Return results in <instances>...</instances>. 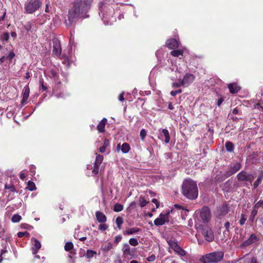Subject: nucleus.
Returning a JSON list of instances; mask_svg holds the SVG:
<instances>
[{
    "label": "nucleus",
    "mask_w": 263,
    "mask_h": 263,
    "mask_svg": "<svg viewBox=\"0 0 263 263\" xmlns=\"http://www.w3.org/2000/svg\"><path fill=\"white\" fill-rule=\"evenodd\" d=\"M139 205L141 208H143L148 203V201H146V200L145 199V198L142 196H140L139 198Z\"/></svg>",
    "instance_id": "30"
},
{
    "label": "nucleus",
    "mask_w": 263,
    "mask_h": 263,
    "mask_svg": "<svg viewBox=\"0 0 263 263\" xmlns=\"http://www.w3.org/2000/svg\"><path fill=\"white\" fill-rule=\"evenodd\" d=\"M9 39V34L8 32H5L1 36L0 40L3 42V44L8 43Z\"/></svg>",
    "instance_id": "32"
},
{
    "label": "nucleus",
    "mask_w": 263,
    "mask_h": 263,
    "mask_svg": "<svg viewBox=\"0 0 263 263\" xmlns=\"http://www.w3.org/2000/svg\"><path fill=\"white\" fill-rule=\"evenodd\" d=\"M130 149V146L127 143H124L121 146V151L123 153H127Z\"/></svg>",
    "instance_id": "31"
},
{
    "label": "nucleus",
    "mask_w": 263,
    "mask_h": 263,
    "mask_svg": "<svg viewBox=\"0 0 263 263\" xmlns=\"http://www.w3.org/2000/svg\"><path fill=\"white\" fill-rule=\"evenodd\" d=\"M162 263H178L175 260L171 258H165Z\"/></svg>",
    "instance_id": "55"
},
{
    "label": "nucleus",
    "mask_w": 263,
    "mask_h": 263,
    "mask_svg": "<svg viewBox=\"0 0 263 263\" xmlns=\"http://www.w3.org/2000/svg\"><path fill=\"white\" fill-rule=\"evenodd\" d=\"M97 255V252L92 250H87L84 256L87 259H90Z\"/></svg>",
    "instance_id": "28"
},
{
    "label": "nucleus",
    "mask_w": 263,
    "mask_h": 263,
    "mask_svg": "<svg viewBox=\"0 0 263 263\" xmlns=\"http://www.w3.org/2000/svg\"><path fill=\"white\" fill-rule=\"evenodd\" d=\"M112 248L113 245L110 242H108L106 244L102 245L101 247V250L104 252H107Z\"/></svg>",
    "instance_id": "24"
},
{
    "label": "nucleus",
    "mask_w": 263,
    "mask_h": 263,
    "mask_svg": "<svg viewBox=\"0 0 263 263\" xmlns=\"http://www.w3.org/2000/svg\"><path fill=\"white\" fill-rule=\"evenodd\" d=\"M92 2V0H75L68 11V19L65 20L66 26H71L74 20L81 14H85L90 9Z\"/></svg>",
    "instance_id": "1"
},
{
    "label": "nucleus",
    "mask_w": 263,
    "mask_h": 263,
    "mask_svg": "<svg viewBox=\"0 0 263 263\" xmlns=\"http://www.w3.org/2000/svg\"><path fill=\"white\" fill-rule=\"evenodd\" d=\"M123 210V205L120 203H116L114 205L113 210L116 212H119Z\"/></svg>",
    "instance_id": "37"
},
{
    "label": "nucleus",
    "mask_w": 263,
    "mask_h": 263,
    "mask_svg": "<svg viewBox=\"0 0 263 263\" xmlns=\"http://www.w3.org/2000/svg\"><path fill=\"white\" fill-rule=\"evenodd\" d=\"M182 86H183V84L182 83V81L180 79L178 80V82H174L172 84V87L173 88H178Z\"/></svg>",
    "instance_id": "50"
},
{
    "label": "nucleus",
    "mask_w": 263,
    "mask_h": 263,
    "mask_svg": "<svg viewBox=\"0 0 263 263\" xmlns=\"http://www.w3.org/2000/svg\"><path fill=\"white\" fill-rule=\"evenodd\" d=\"M123 253L124 255H131L132 253L130 250V248L128 244L125 243L123 246Z\"/></svg>",
    "instance_id": "26"
},
{
    "label": "nucleus",
    "mask_w": 263,
    "mask_h": 263,
    "mask_svg": "<svg viewBox=\"0 0 263 263\" xmlns=\"http://www.w3.org/2000/svg\"><path fill=\"white\" fill-rule=\"evenodd\" d=\"M136 203L135 201H133L130 203L129 206L128 208V209H134V208H136Z\"/></svg>",
    "instance_id": "62"
},
{
    "label": "nucleus",
    "mask_w": 263,
    "mask_h": 263,
    "mask_svg": "<svg viewBox=\"0 0 263 263\" xmlns=\"http://www.w3.org/2000/svg\"><path fill=\"white\" fill-rule=\"evenodd\" d=\"M62 49L59 41L53 42L52 54L55 56L60 57L61 56Z\"/></svg>",
    "instance_id": "14"
},
{
    "label": "nucleus",
    "mask_w": 263,
    "mask_h": 263,
    "mask_svg": "<svg viewBox=\"0 0 263 263\" xmlns=\"http://www.w3.org/2000/svg\"><path fill=\"white\" fill-rule=\"evenodd\" d=\"M116 222L117 228L118 229L120 230L121 229V226L123 223V218L120 216H118L116 219Z\"/></svg>",
    "instance_id": "39"
},
{
    "label": "nucleus",
    "mask_w": 263,
    "mask_h": 263,
    "mask_svg": "<svg viewBox=\"0 0 263 263\" xmlns=\"http://www.w3.org/2000/svg\"><path fill=\"white\" fill-rule=\"evenodd\" d=\"M15 55L14 52L13 51H11L9 53L8 55L6 57V60L9 61V63H11Z\"/></svg>",
    "instance_id": "46"
},
{
    "label": "nucleus",
    "mask_w": 263,
    "mask_h": 263,
    "mask_svg": "<svg viewBox=\"0 0 263 263\" xmlns=\"http://www.w3.org/2000/svg\"><path fill=\"white\" fill-rule=\"evenodd\" d=\"M100 225L99 226L98 229L101 232L105 231L107 230L108 228V226L105 223H100Z\"/></svg>",
    "instance_id": "42"
},
{
    "label": "nucleus",
    "mask_w": 263,
    "mask_h": 263,
    "mask_svg": "<svg viewBox=\"0 0 263 263\" xmlns=\"http://www.w3.org/2000/svg\"><path fill=\"white\" fill-rule=\"evenodd\" d=\"M237 177L239 181H249L251 183L254 180V176L251 174H248L245 171L239 173Z\"/></svg>",
    "instance_id": "7"
},
{
    "label": "nucleus",
    "mask_w": 263,
    "mask_h": 263,
    "mask_svg": "<svg viewBox=\"0 0 263 263\" xmlns=\"http://www.w3.org/2000/svg\"><path fill=\"white\" fill-rule=\"evenodd\" d=\"M247 217L246 215L244 214H241L240 219L239 221V223L240 224V225L243 226L247 220Z\"/></svg>",
    "instance_id": "47"
},
{
    "label": "nucleus",
    "mask_w": 263,
    "mask_h": 263,
    "mask_svg": "<svg viewBox=\"0 0 263 263\" xmlns=\"http://www.w3.org/2000/svg\"><path fill=\"white\" fill-rule=\"evenodd\" d=\"M168 243L170 248L179 256H184L186 255V251L180 247L177 242L170 240L168 242Z\"/></svg>",
    "instance_id": "5"
},
{
    "label": "nucleus",
    "mask_w": 263,
    "mask_h": 263,
    "mask_svg": "<svg viewBox=\"0 0 263 263\" xmlns=\"http://www.w3.org/2000/svg\"><path fill=\"white\" fill-rule=\"evenodd\" d=\"M261 208L263 209V200H260L256 203H255L253 206V209L258 211V210Z\"/></svg>",
    "instance_id": "44"
},
{
    "label": "nucleus",
    "mask_w": 263,
    "mask_h": 263,
    "mask_svg": "<svg viewBox=\"0 0 263 263\" xmlns=\"http://www.w3.org/2000/svg\"><path fill=\"white\" fill-rule=\"evenodd\" d=\"M27 189L30 191H33L35 190L36 187L35 183L33 182L29 181L27 184Z\"/></svg>",
    "instance_id": "38"
},
{
    "label": "nucleus",
    "mask_w": 263,
    "mask_h": 263,
    "mask_svg": "<svg viewBox=\"0 0 263 263\" xmlns=\"http://www.w3.org/2000/svg\"><path fill=\"white\" fill-rule=\"evenodd\" d=\"M262 179L258 176L257 179L254 182L253 186L256 189L261 183Z\"/></svg>",
    "instance_id": "54"
},
{
    "label": "nucleus",
    "mask_w": 263,
    "mask_h": 263,
    "mask_svg": "<svg viewBox=\"0 0 263 263\" xmlns=\"http://www.w3.org/2000/svg\"><path fill=\"white\" fill-rule=\"evenodd\" d=\"M147 134V132L145 129H142L140 133V136L142 140H144Z\"/></svg>",
    "instance_id": "51"
},
{
    "label": "nucleus",
    "mask_w": 263,
    "mask_h": 263,
    "mask_svg": "<svg viewBox=\"0 0 263 263\" xmlns=\"http://www.w3.org/2000/svg\"><path fill=\"white\" fill-rule=\"evenodd\" d=\"M31 243L33 246L32 247V253L36 254L41 247V243L37 239L33 237L31 238Z\"/></svg>",
    "instance_id": "15"
},
{
    "label": "nucleus",
    "mask_w": 263,
    "mask_h": 263,
    "mask_svg": "<svg viewBox=\"0 0 263 263\" xmlns=\"http://www.w3.org/2000/svg\"><path fill=\"white\" fill-rule=\"evenodd\" d=\"M103 156L100 154L97 155L95 160V163L101 164L103 160Z\"/></svg>",
    "instance_id": "43"
},
{
    "label": "nucleus",
    "mask_w": 263,
    "mask_h": 263,
    "mask_svg": "<svg viewBox=\"0 0 263 263\" xmlns=\"http://www.w3.org/2000/svg\"><path fill=\"white\" fill-rule=\"evenodd\" d=\"M162 133L164 135L165 138V142L166 143H168L170 141V134H169V132L168 131V130L166 129H163L162 130Z\"/></svg>",
    "instance_id": "34"
},
{
    "label": "nucleus",
    "mask_w": 263,
    "mask_h": 263,
    "mask_svg": "<svg viewBox=\"0 0 263 263\" xmlns=\"http://www.w3.org/2000/svg\"><path fill=\"white\" fill-rule=\"evenodd\" d=\"M33 25L30 22H28L26 23V25H25V29L27 31H29L31 30L32 28Z\"/></svg>",
    "instance_id": "52"
},
{
    "label": "nucleus",
    "mask_w": 263,
    "mask_h": 263,
    "mask_svg": "<svg viewBox=\"0 0 263 263\" xmlns=\"http://www.w3.org/2000/svg\"><path fill=\"white\" fill-rule=\"evenodd\" d=\"M223 252L215 251L203 256L200 260L202 263H217L223 259Z\"/></svg>",
    "instance_id": "3"
},
{
    "label": "nucleus",
    "mask_w": 263,
    "mask_h": 263,
    "mask_svg": "<svg viewBox=\"0 0 263 263\" xmlns=\"http://www.w3.org/2000/svg\"><path fill=\"white\" fill-rule=\"evenodd\" d=\"M228 87L230 92L233 94L237 93L241 89V87L236 83L228 84Z\"/></svg>",
    "instance_id": "19"
},
{
    "label": "nucleus",
    "mask_w": 263,
    "mask_h": 263,
    "mask_svg": "<svg viewBox=\"0 0 263 263\" xmlns=\"http://www.w3.org/2000/svg\"><path fill=\"white\" fill-rule=\"evenodd\" d=\"M181 193L189 200L196 199L198 196L197 182L190 178L185 179L182 184Z\"/></svg>",
    "instance_id": "2"
},
{
    "label": "nucleus",
    "mask_w": 263,
    "mask_h": 263,
    "mask_svg": "<svg viewBox=\"0 0 263 263\" xmlns=\"http://www.w3.org/2000/svg\"><path fill=\"white\" fill-rule=\"evenodd\" d=\"M156 259V256L154 254H152L147 258V260L149 262L154 261Z\"/></svg>",
    "instance_id": "59"
},
{
    "label": "nucleus",
    "mask_w": 263,
    "mask_h": 263,
    "mask_svg": "<svg viewBox=\"0 0 263 263\" xmlns=\"http://www.w3.org/2000/svg\"><path fill=\"white\" fill-rule=\"evenodd\" d=\"M169 215L170 212H168L165 214L161 213L159 215V217L154 220L155 225L156 226H162L166 222H168Z\"/></svg>",
    "instance_id": "6"
},
{
    "label": "nucleus",
    "mask_w": 263,
    "mask_h": 263,
    "mask_svg": "<svg viewBox=\"0 0 263 263\" xmlns=\"http://www.w3.org/2000/svg\"><path fill=\"white\" fill-rule=\"evenodd\" d=\"M22 219L21 216L18 214H14L11 218L13 222H18Z\"/></svg>",
    "instance_id": "45"
},
{
    "label": "nucleus",
    "mask_w": 263,
    "mask_h": 263,
    "mask_svg": "<svg viewBox=\"0 0 263 263\" xmlns=\"http://www.w3.org/2000/svg\"><path fill=\"white\" fill-rule=\"evenodd\" d=\"M228 177H226V174L225 172L224 173H220L217 175L215 178V181L217 183L220 182L227 178Z\"/></svg>",
    "instance_id": "25"
},
{
    "label": "nucleus",
    "mask_w": 263,
    "mask_h": 263,
    "mask_svg": "<svg viewBox=\"0 0 263 263\" xmlns=\"http://www.w3.org/2000/svg\"><path fill=\"white\" fill-rule=\"evenodd\" d=\"M73 244L71 241L67 242L64 246V249L66 251H70L73 249Z\"/></svg>",
    "instance_id": "35"
},
{
    "label": "nucleus",
    "mask_w": 263,
    "mask_h": 263,
    "mask_svg": "<svg viewBox=\"0 0 263 263\" xmlns=\"http://www.w3.org/2000/svg\"><path fill=\"white\" fill-rule=\"evenodd\" d=\"M226 149L228 152L229 153H233L234 150V144L229 141H228L226 142L225 144Z\"/></svg>",
    "instance_id": "23"
},
{
    "label": "nucleus",
    "mask_w": 263,
    "mask_h": 263,
    "mask_svg": "<svg viewBox=\"0 0 263 263\" xmlns=\"http://www.w3.org/2000/svg\"><path fill=\"white\" fill-rule=\"evenodd\" d=\"M42 0H29L24 4V13L33 14L39 10L42 6Z\"/></svg>",
    "instance_id": "4"
},
{
    "label": "nucleus",
    "mask_w": 263,
    "mask_h": 263,
    "mask_svg": "<svg viewBox=\"0 0 263 263\" xmlns=\"http://www.w3.org/2000/svg\"><path fill=\"white\" fill-rule=\"evenodd\" d=\"M50 78H53L54 79H56L58 78L59 75L57 71L53 69H51L50 70Z\"/></svg>",
    "instance_id": "41"
},
{
    "label": "nucleus",
    "mask_w": 263,
    "mask_h": 263,
    "mask_svg": "<svg viewBox=\"0 0 263 263\" xmlns=\"http://www.w3.org/2000/svg\"><path fill=\"white\" fill-rule=\"evenodd\" d=\"M152 202L156 204V208H158L159 207V203L157 199L154 198L152 200Z\"/></svg>",
    "instance_id": "61"
},
{
    "label": "nucleus",
    "mask_w": 263,
    "mask_h": 263,
    "mask_svg": "<svg viewBox=\"0 0 263 263\" xmlns=\"http://www.w3.org/2000/svg\"><path fill=\"white\" fill-rule=\"evenodd\" d=\"M245 263H257V260L255 257H252L250 259L246 260Z\"/></svg>",
    "instance_id": "57"
},
{
    "label": "nucleus",
    "mask_w": 263,
    "mask_h": 263,
    "mask_svg": "<svg viewBox=\"0 0 263 263\" xmlns=\"http://www.w3.org/2000/svg\"><path fill=\"white\" fill-rule=\"evenodd\" d=\"M30 88L28 85H26L23 90V98L22 99V105L25 104L29 96Z\"/></svg>",
    "instance_id": "17"
},
{
    "label": "nucleus",
    "mask_w": 263,
    "mask_h": 263,
    "mask_svg": "<svg viewBox=\"0 0 263 263\" xmlns=\"http://www.w3.org/2000/svg\"><path fill=\"white\" fill-rule=\"evenodd\" d=\"M224 228H226L228 232H229V228L230 227V223L229 221H227L224 224Z\"/></svg>",
    "instance_id": "60"
},
{
    "label": "nucleus",
    "mask_w": 263,
    "mask_h": 263,
    "mask_svg": "<svg viewBox=\"0 0 263 263\" xmlns=\"http://www.w3.org/2000/svg\"><path fill=\"white\" fill-rule=\"evenodd\" d=\"M140 231H141V229L140 228L133 227L123 231V233L124 235H133L134 234L138 233Z\"/></svg>",
    "instance_id": "22"
},
{
    "label": "nucleus",
    "mask_w": 263,
    "mask_h": 263,
    "mask_svg": "<svg viewBox=\"0 0 263 263\" xmlns=\"http://www.w3.org/2000/svg\"><path fill=\"white\" fill-rule=\"evenodd\" d=\"M96 219L99 223H105L107 221V217L102 212L97 211L95 213Z\"/></svg>",
    "instance_id": "18"
},
{
    "label": "nucleus",
    "mask_w": 263,
    "mask_h": 263,
    "mask_svg": "<svg viewBox=\"0 0 263 263\" xmlns=\"http://www.w3.org/2000/svg\"><path fill=\"white\" fill-rule=\"evenodd\" d=\"M259 240V238L257 237L256 234H252L249 237V238L245 241L241 245V246L246 247L253 243H255Z\"/></svg>",
    "instance_id": "12"
},
{
    "label": "nucleus",
    "mask_w": 263,
    "mask_h": 263,
    "mask_svg": "<svg viewBox=\"0 0 263 263\" xmlns=\"http://www.w3.org/2000/svg\"><path fill=\"white\" fill-rule=\"evenodd\" d=\"M5 189L9 190L11 192H16L15 187L13 184H6L5 185Z\"/></svg>",
    "instance_id": "48"
},
{
    "label": "nucleus",
    "mask_w": 263,
    "mask_h": 263,
    "mask_svg": "<svg viewBox=\"0 0 263 263\" xmlns=\"http://www.w3.org/2000/svg\"><path fill=\"white\" fill-rule=\"evenodd\" d=\"M258 213V211L253 209L251 213V215L249 217V221L251 222H253L255 217L257 215Z\"/></svg>",
    "instance_id": "40"
},
{
    "label": "nucleus",
    "mask_w": 263,
    "mask_h": 263,
    "mask_svg": "<svg viewBox=\"0 0 263 263\" xmlns=\"http://www.w3.org/2000/svg\"><path fill=\"white\" fill-rule=\"evenodd\" d=\"M107 123L106 118H103L97 126V129L99 133H104L105 132V126Z\"/></svg>",
    "instance_id": "16"
},
{
    "label": "nucleus",
    "mask_w": 263,
    "mask_h": 263,
    "mask_svg": "<svg viewBox=\"0 0 263 263\" xmlns=\"http://www.w3.org/2000/svg\"><path fill=\"white\" fill-rule=\"evenodd\" d=\"M30 235L29 233L27 231L25 232H19L17 233V236L20 238H22L24 236L29 237Z\"/></svg>",
    "instance_id": "53"
},
{
    "label": "nucleus",
    "mask_w": 263,
    "mask_h": 263,
    "mask_svg": "<svg viewBox=\"0 0 263 263\" xmlns=\"http://www.w3.org/2000/svg\"><path fill=\"white\" fill-rule=\"evenodd\" d=\"M100 164H98L97 163H94L93 166L92 170V173L94 175H97L99 173V168H100Z\"/></svg>",
    "instance_id": "36"
},
{
    "label": "nucleus",
    "mask_w": 263,
    "mask_h": 263,
    "mask_svg": "<svg viewBox=\"0 0 263 263\" xmlns=\"http://www.w3.org/2000/svg\"><path fill=\"white\" fill-rule=\"evenodd\" d=\"M183 52L182 50L178 49V50H175L174 49L172 50L170 54L171 55L174 57H179L180 55H183Z\"/></svg>",
    "instance_id": "29"
},
{
    "label": "nucleus",
    "mask_w": 263,
    "mask_h": 263,
    "mask_svg": "<svg viewBox=\"0 0 263 263\" xmlns=\"http://www.w3.org/2000/svg\"><path fill=\"white\" fill-rule=\"evenodd\" d=\"M122 236L121 235H117L115 238L114 242L117 245L120 241H121Z\"/></svg>",
    "instance_id": "56"
},
{
    "label": "nucleus",
    "mask_w": 263,
    "mask_h": 263,
    "mask_svg": "<svg viewBox=\"0 0 263 263\" xmlns=\"http://www.w3.org/2000/svg\"><path fill=\"white\" fill-rule=\"evenodd\" d=\"M194 79L195 77L193 74L190 73L185 74L181 80L183 86H189L193 82Z\"/></svg>",
    "instance_id": "10"
},
{
    "label": "nucleus",
    "mask_w": 263,
    "mask_h": 263,
    "mask_svg": "<svg viewBox=\"0 0 263 263\" xmlns=\"http://www.w3.org/2000/svg\"><path fill=\"white\" fill-rule=\"evenodd\" d=\"M229 211L230 208L228 204L226 203H224L222 204V205L219 208L218 210L219 215L224 216L227 215Z\"/></svg>",
    "instance_id": "20"
},
{
    "label": "nucleus",
    "mask_w": 263,
    "mask_h": 263,
    "mask_svg": "<svg viewBox=\"0 0 263 263\" xmlns=\"http://www.w3.org/2000/svg\"><path fill=\"white\" fill-rule=\"evenodd\" d=\"M180 43L175 39H170L166 41V46L170 49H175L179 47Z\"/></svg>",
    "instance_id": "13"
},
{
    "label": "nucleus",
    "mask_w": 263,
    "mask_h": 263,
    "mask_svg": "<svg viewBox=\"0 0 263 263\" xmlns=\"http://www.w3.org/2000/svg\"><path fill=\"white\" fill-rule=\"evenodd\" d=\"M223 101H224V98L223 97H221L217 99V102H216V105L218 106H220Z\"/></svg>",
    "instance_id": "58"
},
{
    "label": "nucleus",
    "mask_w": 263,
    "mask_h": 263,
    "mask_svg": "<svg viewBox=\"0 0 263 263\" xmlns=\"http://www.w3.org/2000/svg\"><path fill=\"white\" fill-rule=\"evenodd\" d=\"M129 243L132 246H136L138 245V241L137 238H132L129 240Z\"/></svg>",
    "instance_id": "49"
},
{
    "label": "nucleus",
    "mask_w": 263,
    "mask_h": 263,
    "mask_svg": "<svg viewBox=\"0 0 263 263\" xmlns=\"http://www.w3.org/2000/svg\"><path fill=\"white\" fill-rule=\"evenodd\" d=\"M60 59H61V60H62V63L66 65L68 67H69L70 65V61H69V59L64 55H61V56H60V57H59Z\"/></svg>",
    "instance_id": "33"
},
{
    "label": "nucleus",
    "mask_w": 263,
    "mask_h": 263,
    "mask_svg": "<svg viewBox=\"0 0 263 263\" xmlns=\"http://www.w3.org/2000/svg\"><path fill=\"white\" fill-rule=\"evenodd\" d=\"M233 181L231 179H229L221 186L222 190L226 192H229L232 189Z\"/></svg>",
    "instance_id": "21"
},
{
    "label": "nucleus",
    "mask_w": 263,
    "mask_h": 263,
    "mask_svg": "<svg viewBox=\"0 0 263 263\" xmlns=\"http://www.w3.org/2000/svg\"><path fill=\"white\" fill-rule=\"evenodd\" d=\"M241 166L240 163H236L233 166L230 167L228 171L225 172L226 177H229L235 174L241 168Z\"/></svg>",
    "instance_id": "11"
},
{
    "label": "nucleus",
    "mask_w": 263,
    "mask_h": 263,
    "mask_svg": "<svg viewBox=\"0 0 263 263\" xmlns=\"http://www.w3.org/2000/svg\"><path fill=\"white\" fill-rule=\"evenodd\" d=\"M200 217L204 222H208L211 218V211L209 207L203 206L200 211Z\"/></svg>",
    "instance_id": "8"
},
{
    "label": "nucleus",
    "mask_w": 263,
    "mask_h": 263,
    "mask_svg": "<svg viewBox=\"0 0 263 263\" xmlns=\"http://www.w3.org/2000/svg\"><path fill=\"white\" fill-rule=\"evenodd\" d=\"M40 90L42 92L47 90V87L44 84V80L42 76L39 78Z\"/></svg>",
    "instance_id": "27"
},
{
    "label": "nucleus",
    "mask_w": 263,
    "mask_h": 263,
    "mask_svg": "<svg viewBox=\"0 0 263 263\" xmlns=\"http://www.w3.org/2000/svg\"><path fill=\"white\" fill-rule=\"evenodd\" d=\"M106 147L104 146H102L101 147H100L99 151L100 153H103L106 151Z\"/></svg>",
    "instance_id": "64"
},
{
    "label": "nucleus",
    "mask_w": 263,
    "mask_h": 263,
    "mask_svg": "<svg viewBox=\"0 0 263 263\" xmlns=\"http://www.w3.org/2000/svg\"><path fill=\"white\" fill-rule=\"evenodd\" d=\"M202 234L203 235L205 239L208 241L211 242L214 240V234L213 231L210 228H204L202 229Z\"/></svg>",
    "instance_id": "9"
},
{
    "label": "nucleus",
    "mask_w": 263,
    "mask_h": 263,
    "mask_svg": "<svg viewBox=\"0 0 263 263\" xmlns=\"http://www.w3.org/2000/svg\"><path fill=\"white\" fill-rule=\"evenodd\" d=\"M124 92H122L121 94H120L118 98L119 101H123L124 100Z\"/></svg>",
    "instance_id": "63"
}]
</instances>
